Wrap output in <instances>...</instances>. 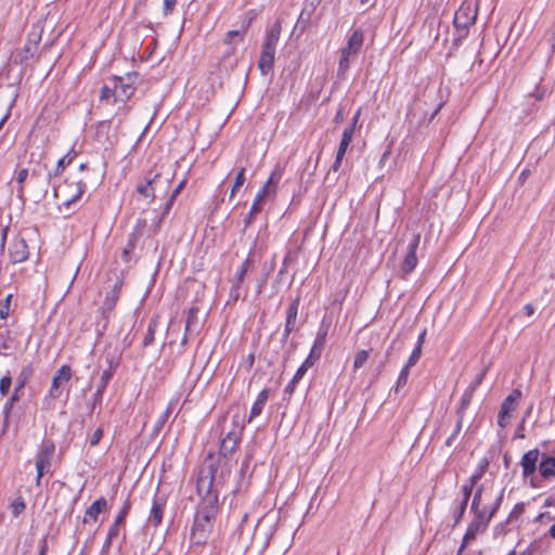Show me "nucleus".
<instances>
[{"label":"nucleus","mask_w":555,"mask_h":555,"mask_svg":"<svg viewBox=\"0 0 555 555\" xmlns=\"http://www.w3.org/2000/svg\"><path fill=\"white\" fill-rule=\"evenodd\" d=\"M485 467H486V459H482L479 462L478 470L470 476L469 485L465 483L462 487L461 500L454 501L453 506H452V516L454 518L455 524H457L462 519L463 514L466 509L467 502L469 500L473 487L481 478Z\"/></svg>","instance_id":"obj_5"},{"label":"nucleus","mask_w":555,"mask_h":555,"mask_svg":"<svg viewBox=\"0 0 555 555\" xmlns=\"http://www.w3.org/2000/svg\"><path fill=\"white\" fill-rule=\"evenodd\" d=\"M360 115H361V109H358L354 113V115L352 116L350 124L346 128H351L352 132H354L356 127H357L358 121H359V118H360Z\"/></svg>","instance_id":"obj_53"},{"label":"nucleus","mask_w":555,"mask_h":555,"mask_svg":"<svg viewBox=\"0 0 555 555\" xmlns=\"http://www.w3.org/2000/svg\"><path fill=\"white\" fill-rule=\"evenodd\" d=\"M159 178L158 173L153 175L152 177H146L144 182L138 184L137 191L139 194L143 195L144 197L154 198L155 193L153 189V184L155 181Z\"/></svg>","instance_id":"obj_27"},{"label":"nucleus","mask_w":555,"mask_h":555,"mask_svg":"<svg viewBox=\"0 0 555 555\" xmlns=\"http://www.w3.org/2000/svg\"><path fill=\"white\" fill-rule=\"evenodd\" d=\"M421 353H422V349L420 348V346H415L413 351L411 352L405 365H408V367L414 366L416 364V362L420 360Z\"/></svg>","instance_id":"obj_46"},{"label":"nucleus","mask_w":555,"mask_h":555,"mask_svg":"<svg viewBox=\"0 0 555 555\" xmlns=\"http://www.w3.org/2000/svg\"><path fill=\"white\" fill-rule=\"evenodd\" d=\"M121 527H124V525L113 521V524L111 525L108 532H107V535L109 537V539H116L120 533Z\"/></svg>","instance_id":"obj_48"},{"label":"nucleus","mask_w":555,"mask_h":555,"mask_svg":"<svg viewBox=\"0 0 555 555\" xmlns=\"http://www.w3.org/2000/svg\"><path fill=\"white\" fill-rule=\"evenodd\" d=\"M27 178H28V170L26 168H22L18 171H16V173H15V180H16L17 184L20 185L16 193H17V197H20L21 199H23V197H24L23 183L26 181Z\"/></svg>","instance_id":"obj_37"},{"label":"nucleus","mask_w":555,"mask_h":555,"mask_svg":"<svg viewBox=\"0 0 555 555\" xmlns=\"http://www.w3.org/2000/svg\"><path fill=\"white\" fill-rule=\"evenodd\" d=\"M26 508L24 500L20 496L11 503V509L14 517L21 515Z\"/></svg>","instance_id":"obj_41"},{"label":"nucleus","mask_w":555,"mask_h":555,"mask_svg":"<svg viewBox=\"0 0 555 555\" xmlns=\"http://www.w3.org/2000/svg\"><path fill=\"white\" fill-rule=\"evenodd\" d=\"M156 327H157V321L156 320H151L149 325H147V330H146V333L144 335V338H143V346L144 347H147V346L153 344L154 337H155V333H156Z\"/></svg>","instance_id":"obj_38"},{"label":"nucleus","mask_w":555,"mask_h":555,"mask_svg":"<svg viewBox=\"0 0 555 555\" xmlns=\"http://www.w3.org/2000/svg\"><path fill=\"white\" fill-rule=\"evenodd\" d=\"M111 96H113V85H104L101 90L100 99L108 100Z\"/></svg>","instance_id":"obj_51"},{"label":"nucleus","mask_w":555,"mask_h":555,"mask_svg":"<svg viewBox=\"0 0 555 555\" xmlns=\"http://www.w3.org/2000/svg\"><path fill=\"white\" fill-rule=\"evenodd\" d=\"M11 385H12V377H11L10 373H8L0 379L1 396H7L9 393Z\"/></svg>","instance_id":"obj_44"},{"label":"nucleus","mask_w":555,"mask_h":555,"mask_svg":"<svg viewBox=\"0 0 555 555\" xmlns=\"http://www.w3.org/2000/svg\"><path fill=\"white\" fill-rule=\"evenodd\" d=\"M47 552H48V543H47V540H43L40 545L38 555H47Z\"/></svg>","instance_id":"obj_59"},{"label":"nucleus","mask_w":555,"mask_h":555,"mask_svg":"<svg viewBox=\"0 0 555 555\" xmlns=\"http://www.w3.org/2000/svg\"><path fill=\"white\" fill-rule=\"evenodd\" d=\"M131 509V502L129 498L124 502L122 506L120 507L117 516L115 517L114 521L117 524L125 525V519L128 516L129 512Z\"/></svg>","instance_id":"obj_39"},{"label":"nucleus","mask_w":555,"mask_h":555,"mask_svg":"<svg viewBox=\"0 0 555 555\" xmlns=\"http://www.w3.org/2000/svg\"><path fill=\"white\" fill-rule=\"evenodd\" d=\"M250 13L246 14L244 20H243V23H242V30L243 33L245 34L247 28L250 26V23L253 21V15H249Z\"/></svg>","instance_id":"obj_55"},{"label":"nucleus","mask_w":555,"mask_h":555,"mask_svg":"<svg viewBox=\"0 0 555 555\" xmlns=\"http://www.w3.org/2000/svg\"><path fill=\"white\" fill-rule=\"evenodd\" d=\"M420 242H421V234H414L411 242L409 243L408 253L403 259L402 267H401L402 271L405 274L411 273L417 264L416 250L418 248Z\"/></svg>","instance_id":"obj_13"},{"label":"nucleus","mask_w":555,"mask_h":555,"mask_svg":"<svg viewBox=\"0 0 555 555\" xmlns=\"http://www.w3.org/2000/svg\"><path fill=\"white\" fill-rule=\"evenodd\" d=\"M268 195L264 194V191H258L255 198H254V202L251 204V207L247 214V216L245 217L244 219V224H245V228H247L248 225L251 224V222L254 221L255 217L260 212L261 210V204L262 202L264 201V198L267 197Z\"/></svg>","instance_id":"obj_22"},{"label":"nucleus","mask_w":555,"mask_h":555,"mask_svg":"<svg viewBox=\"0 0 555 555\" xmlns=\"http://www.w3.org/2000/svg\"><path fill=\"white\" fill-rule=\"evenodd\" d=\"M107 509V500L103 496L95 500L85 512L83 522L96 521L99 515Z\"/></svg>","instance_id":"obj_17"},{"label":"nucleus","mask_w":555,"mask_h":555,"mask_svg":"<svg viewBox=\"0 0 555 555\" xmlns=\"http://www.w3.org/2000/svg\"><path fill=\"white\" fill-rule=\"evenodd\" d=\"M460 430H461V424L457 423L455 428H454V430H453V433L447 438V440L444 442V444L447 447H451L452 446V443H453L454 439L457 437Z\"/></svg>","instance_id":"obj_52"},{"label":"nucleus","mask_w":555,"mask_h":555,"mask_svg":"<svg viewBox=\"0 0 555 555\" xmlns=\"http://www.w3.org/2000/svg\"><path fill=\"white\" fill-rule=\"evenodd\" d=\"M87 191V184L83 181L65 180L62 184L53 190L55 198L62 201L59 210H65L66 216H70L75 211L77 203Z\"/></svg>","instance_id":"obj_2"},{"label":"nucleus","mask_w":555,"mask_h":555,"mask_svg":"<svg viewBox=\"0 0 555 555\" xmlns=\"http://www.w3.org/2000/svg\"><path fill=\"white\" fill-rule=\"evenodd\" d=\"M363 41L364 34L362 29L358 28L353 30V33L348 38L347 46L341 49L337 68V76L339 78L346 77L351 62L357 57L363 47Z\"/></svg>","instance_id":"obj_4"},{"label":"nucleus","mask_w":555,"mask_h":555,"mask_svg":"<svg viewBox=\"0 0 555 555\" xmlns=\"http://www.w3.org/2000/svg\"><path fill=\"white\" fill-rule=\"evenodd\" d=\"M275 51H276V48H275V47H273V46H268V44H266V43H263V44H262V50H261V52H262V53H268V54H270V55L275 56Z\"/></svg>","instance_id":"obj_57"},{"label":"nucleus","mask_w":555,"mask_h":555,"mask_svg":"<svg viewBox=\"0 0 555 555\" xmlns=\"http://www.w3.org/2000/svg\"><path fill=\"white\" fill-rule=\"evenodd\" d=\"M177 5V0H164V5H163V13L164 15H169L172 13L173 9L176 8Z\"/></svg>","instance_id":"obj_49"},{"label":"nucleus","mask_w":555,"mask_h":555,"mask_svg":"<svg viewBox=\"0 0 555 555\" xmlns=\"http://www.w3.org/2000/svg\"><path fill=\"white\" fill-rule=\"evenodd\" d=\"M328 334V325L324 322L321 323L315 339L313 341L312 348L310 350V353L308 354L311 359L319 360L321 358V354L324 350L325 344H326V337Z\"/></svg>","instance_id":"obj_15"},{"label":"nucleus","mask_w":555,"mask_h":555,"mask_svg":"<svg viewBox=\"0 0 555 555\" xmlns=\"http://www.w3.org/2000/svg\"><path fill=\"white\" fill-rule=\"evenodd\" d=\"M198 308L197 307H191L188 310V317L185 322V332L186 333H194L198 330Z\"/></svg>","instance_id":"obj_29"},{"label":"nucleus","mask_w":555,"mask_h":555,"mask_svg":"<svg viewBox=\"0 0 555 555\" xmlns=\"http://www.w3.org/2000/svg\"><path fill=\"white\" fill-rule=\"evenodd\" d=\"M12 296H13L12 294H9L3 300L0 301V304H7V306L10 307Z\"/></svg>","instance_id":"obj_63"},{"label":"nucleus","mask_w":555,"mask_h":555,"mask_svg":"<svg viewBox=\"0 0 555 555\" xmlns=\"http://www.w3.org/2000/svg\"><path fill=\"white\" fill-rule=\"evenodd\" d=\"M137 78V74H128L125 77L114 76L111 79V85H113V98L115 102H126L134 92V79Z\"/></svg>","instance_id":"obj_6"},{"label":"nucleus","mask_w":555,"mask_h":555,"mask_svg":"<svg viewBox=\"0 0 555 555\" xmlns=\"http://www.w3.org/2000/svg\"><path fill=\"white\" fill-rule=\"evenodd\" d=\"M354 132H352L351 128H345L341 134V139L337 149L335 160L332 165V170L334 172H337L341 166V162L344 159V156L349 147V144L351 143L353 139Z\"/></svg>","instance_id":"obj_14"},{"label":"nucleus","mask_w":555,"mask_h":555,"mask_svg":"<svg viewBox=\"0 0 555 555\" xmlns=\"http://www.w3.org/2000/svg\"><path fill=\"white\" fill-rule=\"evenodd\" d=\"M107 362H108V367L106 370H104L101 375L100 383H99L96 391H95V397H102L109 380L113 377L114 369H115L116 364L114 363V359H107Z\"/></svg>","instance_id":"obj_26"},{"label":"nucleus","mask_w":555,"mask_h":555,"mask_svg":"<svg viewBox=\"0 0 555 555\" xmlns=\"http://www.w3.org/2000/svg\"><path fill=\"white\" fill-rule=\"evenodd\" d=\"M72 377V369L69 365H62L52 378V384L49 390V396L57 399L61 396L60 387L67 384Z\"/></svg>","instance_id":"obj_12"},{"label":"nucleus","mask_w":555,"mask_h":555,"mask_svg":"<svg viewBox=\"0 0 555 555\" xmlns=\"http://www.w3.org/2000/svg\"><path fill=\"white\" fill-rule=\"evenodd\" d=\"M524 313L528 317V318H531L533 317L534 312H535V309L534 307L531 305V304H527L524 306V309H522Z\"/></svg>","instance_id":"obj_56"},{"label":"nucleus","mask_w":555,"mask_h":555,"mask_svg":"<svg viewBox=\"0 0 555 555\" xmlns=\"http://www.w3.org/2000/svg\"><path fill=\"white\" fill-rule=\"evenodd\" d=\"M230 477V469L221 459L209 456L202 465L196 488L202 501L197 506L191 529V541L205 544L211 533L218 513L219 490Z\"/></svg>","instance_id":"obj_1"},{"label":"nucleus","mask_w":555,"mask_h":555,"mask_svg":"<svg viewBox=\"0 0 555 555\" xmlns=\"http://www.w3.org/2000/svg\"><path fill=\"white\" fill-rule=\"evenodd\" d=\"M114 540L115 539H109V537L106 535V539H105L104 544H103V550L107 551L112 546Z\"/></svg>","instance_id":"obj_60"},{"label":"nucleus","mask_w":555,"mask_h":555,"mask_svg":"<svg viewBox=\"0 0 555 555\" xmlns=\"http://www.w3.org/2000/svg\"><path fill=\"white\" fill-rule=\"evenodd\" d=\"M15 349V340L11 332L5 326H0V354L7 356L10 351Z\"/></svg>","instance_id":"obj_24"},{"label":"nucleus","mask_w":555,"mask_h":555,"mask_svg":"<svg viewBox=\"0 0 555 555\" xmlns=\"http://www.w3.org/2000/svg\"><path fill=\"white\" fill-rule=\"evenodd\" d=\"M54 451L55 447L53 442L47 441L41 444L36 455L37 486H40V481L43 475L50 472Z\"/></svg>","instance_id":"obj_7"},{"label":"nucleus","mask_w":555,"mask_h":555,"mask_svg":"<svg viewBox=\"0 0 555 555\" xmlns=\"http://www.w3.org/2000/svg\"><path fill=\"white\" fill-rule=\"evenodd\" d=\"M540 474L544 478L555 476V457H545L539 465Z\"/></svg>","instance_id":"obj_33"},{"label":"nucleus","mask_w":555,"mask_h":555,"mask_svg":"<svg viewBox=\"0 0 555 555\" xmlns=\"http://www.w3.org/2000/svg\"><path fill=\"white\" fill-rule=\"evenodd\" d=\"M369 352L366 350H360L354 356L353 367L360 369L367 361Z\"/></svg>","instance_id":"obj_42"},{"label":"nucleus","mask_w":555,"mask_h":555,"mask_svg":"<svg viewBox=\"0 0 555 555\" xmlns=\"http://www.w3.org/2000/svg\"><path fill=\"white\" fill-rule=\"evenodd\" d=\"M284 169L276 165L266 181L264 185L260 189V191H264V194L274 195L278 189V185L283 177Z\"/></svg>","instance_id":"obj_20"},{"label":"nucleus","mask_w":555,"mask_h":555,"mask_svg":"<svg viewBox=\"0 0 555 555\" xmlns=\"http://www.w3.org/2000/svg\"><path fill=\"white\" fill-rule=\"evenodd\" d=\"M482 488H478L475 492L470 511L475 514L474 519L468 525V528L464 534L461 550L470 544L476 539L477 534L482 533L486 530L485 513L486 506L481 505Z\"/></svg>","instance_id":"obj_3"},{"label":"nucleus","mask_w":555,"mask_h":555,"mask_svg":"<svg viewBox=\"0 0 555 555\" xmlns=\"http://www.w3.org/2000/svg\"><path fill=\"white\" fill-rule=\"evenodd\" d=\"M74 158V155L72 156L70 153L66 154L62 158L59 159L56 167L53 172L48 173V179L50 180L52 177H56L63 172L66 166H68Z\"/></svg>","instance_id":"obj_36"},{"label":"nucleus","mask_w":555,"mask_h":555,"mask_svg":"<svg viewBox=\"0 0 555 555\" xmlns=\"http://www.w3.org/2000/svg\"><path fill=\"white\" fill-rule=\"evenodd\" d=\"M520 397V390L514 389L503 401L498 420V423L501 427H504L508 423L512 413L515 411Z\"/></svg>","instance_id":"obj_10"},{"label":"nucleus","mask_w":555,"mask_h":555,"mask_svg":"<svg viewBox=\"0 0 555 555\" xmlns=\"http://www.w3.org/2000/svg\"><path fill=\"white\" fill-rule=\"evenodd\" d=\"M237 440L238 438L235 433H228V435L221 440L220 453L223 456L231 454L237 444Z\"/></svg>","instance_id":"obj_28"},{"label":"nucleus","mask_w":555,"mask_h":555,"mask_svg":"<svg viewBox=\"0 0 555 555\" xmlns=\"http://www.w3.org/2000/svg\"><path fill=\"white\" fill-rule=\"evenodd\" d=\"M179 401H180V393H177L176 396H173L170 399L166 410L158 416V418L155 423V430L158 431L164 427V425L169 420L170 415L172 414V412H173L176 405L179 403Z\"/></svg>","instance_id":"obj_25"},{"label":"nucleus","mask_w":555,"mask_h":555,"mask_svg":"<svg viewBox=\"0 0 555 555\" xmlns=\"http://www.w3.org/2000/svg\"><path fill=\"white\" fill-rule=\"evenodd\" d=\"M241 287L242 284H236L235 282H232V286L229 292V302H236L241 297Z\"/></svg>","instance_id":"obj_45"},{"label":"nucleus","mask_w":555,"mask_h":555,"mask_svg":"<svg viewBox=\"0 0 555 555\" xmlns=\"http://www.w3.org/2000/svg\"><path fill=\"white\" fill-rule=\"evenodd\" d=\"M102 437H103V429L99 427L91 435L90 444L92 447L96 446L100 442V440L102 439Z\"/></svg>","instance_id":"obj_50"},{"label":"nucleus","mask_w":555,"mask_h":555,"mask_svg":"<svg viewBox=\"0 0 555 555\" xmlns=\"http://www.w3.org/2000/svg\"><path fill=\"white\" fill-rule=\"evenodd\" d=\"M539 451L537 449L530 450L524 454L521 459L522 474L525 477L534 473L537 462L539 461Z\"/></svg>","instance_id":"obj_21"},{"label":"nucleus","mask_w":555,"mask_h":555,"mask_svg":"<svg viewBox=\"0 0 555 555\" xmlns=\"http://www.w3.org/2000/svg\"><path fill=\"white\" fill-rule=\"evenodd\" d=\"M34 375V366L33 364H27L22 367L21 372L18 373L16 377V386L14 388V392L11 396V398L7 401L3 408V412L5 416H8L14 405L15 402L20 400L21 392L23 391L24 387L28 383V380Z\"/></svg>","instance_id":"obj_8"},{"label":"nucleus","mask_w":555,"mask_h":555,"mask_svg":"<svg viewBox=\"0 0 555 555\" xmlns=\"http://www.w3.org/2000/svg\"><path fill=\"white\" fill-rule=\"evenodd\" d=\"M28 246L23 238L15 240L9 249L10 260L13 263H21L28 258Z\"/></svg>","instance_id":"obj_16"},{"label":"nucleus","mask_w":555,"mask_h":555,"mask_svg":"<svg viewBox=\"0 0 555 555\" xmlns=\"http://www.w3.org/2000/svg\"><path fill=\"white\" fill-rule=\"evenodd\" d=\"M295 328H292V327H287V326H284V331H283V335H282V339L285 341L288 339L291 333L294 331Z\"/></svg>","instance_id":"obj_58"},{"label":"nucleus","mask_w":555,"mask_h":555,"mask_svg":"<svg viewBox=\"0 0 555 555\" xmlns=\"http://www.w3.org/2000/svg\"><path fill=\"white\" fill-rule=\"evenodd\" d=\"M108 128H109L108 121H101V122L99 124V126H98V129H99V130H100V129H106V130H108Z\"/></svg>","instance_id":"obj_64"},{"label":"nucleus","mask_w":555,"mask_h":555,"mask_svg":"<svg viewBox=\"0 0 555 555\" xmlns=\"http://www.w3.org/2000/svg\"><path fill=\"white\" fill-rule=\"evenodd\" d=\"M10 314V307L7 304H0V319L7 320Z\"/></svg>","instance_id":"obj_54"},{"label":"nucleus","mask_w":555,"mask_h":555,"mask_svg":"<svg viewBox=\"0 0 555 555\" xmlns=\"http://www.w3.org/2000/svg\"><path fill=\"white\" fill-rule=\"evenodd\" d=\"M281 35V24L276 22L267 33L263 43L276 48Z\"/></svg>","instance_id":"obj_34"},{"label":"nucleus","mask_w":555,"mask_h":555,"mask_svg":"<svg viewBox=\"0 0 555 555\" xmlns=\"http://www.w3.org/2000/svg\"><path fill=\"white\" fill-rule=\"evenodd\" d=\"M476 16V8H474L472 3H464L454 14V26L456 28L465 29L475 22Z\"/></svg>","instance_id":"obj_11"},{"label":"nucleus","mask_w":555,"mask_h":555,"mask_svg":"<svg viewBox=\"0 0 555 555\" xmlns=\"http://www.w3.org/2000/svg\"><path fill=\"white\" fill-rule=\"evenodd\" d=\"M118 300V291L112 289L105 297L102 307L100 308L101 318L96 320V327L99 331L104 332L108 325L109 318L115 309Z\"/></svg>","instance_id":"obj_9"},{"label":"nucleus","mask_w":555,"mask_h":555,"mask_svg":"<svg viewBox=\"0 0 555 555\" xmlns=\"http://www.w3.org/2000/svg\"><path fill=\"white\" fill-rule=\"evenodd\" d=\"M299 308V298L294 299L287 308L285 326L295 328Z\"/></svg>","instance_id":"obj_30"},{"label":"nucleus","mask_w":555,"mask_h":555,"mask_svg":"<svg viewBox=\"0 0 555 555\" xmlns=\"http://www.w3.org/2000/svg\"><path fill=\"white\" fill-rule=\"evenodd\" d=\"M317 362V360L311 359L309 356L307 359L302 362V364L297 369L295 375L293 376L292 380L286 385L284 391L292 395L296 388L297 383L305 376L307 371L313 366V364Z\"/></svg>","instance_id":"obj_18"},{"label":"nucleus","mask_w":555,"mask_h":555,"mask_svg":"<svg viewBox=\"0 0 555 555\" xmlns=\"http://www.w3.org/2000/svg\"><path fill=\"white\" fill-rule=\"evenodd\" d=\"M166 500L163 498L155 496L152 502V507L149 516V522L154 527H158L162 524L164 508Z\"/></svg>","instance_id":"obj_19"},{"label":"nucleus","mask_w":555,"mask_h":555,"mask_svg":"<svg viewBox=\"0 0 555 555\" xmlns=\"http://www.w3.org/2000/svg\"><path fill=\"white\" fill-rule=\"evenodd\" d=\"M268 399H269V389L264 388L258 393L255 402L251 405L250 413L248 416V423H250L255 417H257L261 414Z\"/></svg>","instance_id":"obj_23"},{"label":"nucleus","mask_w":555,"mask_h":555,"mask_svg":"<svg viewBox=\"0 0 555 555\" xmlns=\"http://www.w3.org/2000/svg\"><path fill=\"white\" fill-rule=\"evenodd\" d=\"M485 374H486V369L481 370V372L476 376L475 380L472 382L470 385L467 387V389L465 390V392L463 395V400H462L463 405H465L469 402L472 393L478 386H480Z\"/></svg>","instance_id":"obj_35"},{"label":"nucleus","mask_w":555,"mask_h":555,"mask_svg":"<svg viewBox=\"0 0 555 555\" xmlns=\"http://www.w3.org/2000/svg\"><path fill=\"white\" fill-rule=\"evenodd\" d=\"M183 184L184 182H181L176 189L175 191L172 192L171 194V201H173L176 198V196L179 194V192L181 191V189L183 188Z\"/></svg>","instance_id":"obj_62"},{"label":"nucleus","mask_w":555,"mask_h":555,"mask_svg":"<svg viewBox=\"0 0 555 555\" xmlns=\"http://www.w3.org/2000/svg\"><path fill=\"white\" fill-rule=\"evenodd\" d=\"M275 56L270 55L268 53H260L258 68L262 75H268L274 65Z\"/></svg>","instance_id":"obj_32"},{"label":"nucleus","mask_w":555,"mask_h":555,"mask_svg":"<svg viewBox=\"0 0 555 555\" xmlns=\"http://www.w3.org/2000/svg\"><path fill=\"white\" fill-rule=\"evenodd\" d=\"M251 266H253V260H251V251H250L248 254L247 258L243 261V263L236 271L233 282H235L236 284H243L244 279Z\"/></svg>","instance_id":"obj_31"},{"label":"nucleus","mask_w":555,"mask_h":555,"mask_svg":"<svg viewBox=\"0 0 555 555\" xmlns=\"http://www.w3.org/2000/svg\"><path fill=\"white\" fill-rule=\"evenodd\" d=\"M425 336H426V331H423V332L418 335V338H417V341H416V345H415V346H420V348L422 349V346H423V343H424Z\"/></svg>","instance_id":"obj_61"},{"label":"nucleus","mask_w":555,"mask_h":555,"mask_svg":"<svg viewBox=\"0 0 555 555\" xmlns=\"http://www.w3.org/2000/svg\"><path fill=\"white\" fill-rule=\"evenodd\" d=\"M243 36H244V33H243V30H242V29H237V30H229V31L227 33V37H225L224 42H225L227 44H229V43H231V42L234 40V38L243 39Z\"/></svg>","instance_id":"obj_47"},{"label":"nucleus","mask_w":555,"mask_h":555,"mask_svg":"<svg viewBox=\"0 0 555 555\" xmlns=\"http://www.w3.org/2000/svg\"><path fill=\"white\" fill-rule=\"evenodd\" d=\"M245 183V168H241L236 173L234 184L231 189L230 198H233L237 190Z\"/></svg>","instance_id":"obj_40"},{"label":"nucleus","mask_w":555,"mask_h":555,"mask_svg":"<svg viewBox=\"0 0 555 555\" xmlns=\"http://www.w3.org/2000/svg\"><path fill=\"white\" fill-rule=\"evenodd\" d=\"M410 369L411 367H408V365H404L400 371L396 382V390H398L400 387H403L406 384L410 374Z\"/></svg>","instance_id":"obj_43"}]
</instances>
